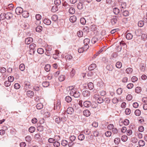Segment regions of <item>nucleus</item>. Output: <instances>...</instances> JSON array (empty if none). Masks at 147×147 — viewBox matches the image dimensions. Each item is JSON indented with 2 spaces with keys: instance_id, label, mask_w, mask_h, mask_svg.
I'll return each instance as SVG.
<instances>
[{
  "instance_id": "8",
  "label": "nucleus",
  "mask_w": 147,
  "mask_h": 147,
  "mask_svg": "<svg viewBox=\"0 0 147 147\" xmlns=\"http://www.w3.org/2000/svg\"><path fill=\"white\" fill-rule=\"evenodd\" d=\"M120 44L121 45V46H119L116 47L118 51H121L122 49V47H121V45H122L123 46L125 45H126L125 43L123 41H122L120 42Z\"/></svg>"
},
{
  "instance_id": "14",
  "label": "nucleus",
  "mask_w": 147,
  "mask_h": 147,
  "mask_svg": "<svg viewBox=\"0 0 147 147\" xmlns=\"http://www.w3.org/2000/svg\"><path fill=\"white\" fill-rule=\"evenodd\" d=\"M33 92L31 90H28L26 93L27 96L31 98L33 97L34 95Z\"/></svg>"
},
{
  "instance_id": "35",
  "label": "nucleus",
  "mask_w": 147,
  "mask_h": 147,
  "mask_svg": "<svg viewBox=\"0 0 147 147\" xmlns=\"http://www.w3.org/2000/svg\"><path fill=\"white\" fill-rule=\"evenodd\" d=\"M84 49V46L83 47L79 48L78 50V51L79 53H83L84 51H86Z\"/></svg>"
},
{
  "instance_id": "44",
  "label": "nucleus",
  "mask_w": 147,
  "mask_h": 147,
  "mask_svg": "<svg viewBox=\"0 0 147 147\" xmlns=\"http://www.w3.org/2000/svg\"><path fill=\"white\" fill-rule=\"evenodd\" d=\"M105 134L106 137H109L111 136L112 133L110 131H107L105 133Z\"/></svg>"
},
{
  "instance_id": "40",
  "label": "nucleus",
  "mask_w": 147,
  "mask_h": 147,
  "mask_svg": "<svg viewBox=\"0 0 147 147\" xmlns=\"http://www.w3.org/2000/svg\"><path fill=\"white\" fill-rule=\"evenodd\" d=\"M116 66L117 68H121L122 67V63L119 61L117 62L116 64Z\"/></svg>"
},
{
  "instance_id": "58",
  "label": "nucleus",
  "mask_w": 147,
  "mask_h": 147,
  "mask_svg": "<svg viewBox=\"0 0 147 147\" xmlns=\"http://www.w3.org/2000/svg\"><path fill=\"white\" fill-rule=\"evenodd\" d=\"M96 101L98 103L100 104L103 102V100L102 98L99 97L98 99L96 100Z\"/></svg>"
},
{
  "instance_id": "12",
  "label": "nucleus",
  "mask_w": 147,
  "mask_h": 147,
  "mask_svg": "<svg viewBox=\"0 0 147 147\" xmlns=\"http://www.w3.org/2000/svg\"><path fill=\"white\" fill-rule=\"evenodd\" d=\"M33 39L31 37H29L26 39L25 40V43L26 44L29 45L33 41Z\"/></svg>"
},
{
  "instance_id": "64",
  "label": "nucleus",
  "mask_w": 147,
  "mask_h": 147,
  "mask_svg": "<svg viewBox=\"0 0 147 147\" xmlns=\"http://www.w3.org/2000/svg\"><path fill=\"white\" fill-rule=\"evenodd\" d=\"M99 97L100 96L98 94H95L93 96V98L95 99L96 100L98 99Z\"/></svg>"
},
{
  "instance_id": "48",
  "label": "nucleus",
  "mask_w": 147,
  "mask_h": 147,
  "mask_svg": "<svg viewBox=\"0 0 147 147\" xmlns=\"http://www.w3.org/2000/svg\"><path fill=\"white\" fill-rule=\"evenodd\" d=\"M35 129L34 127H31L29 129V131L31 133H32L34 131Z\"/></svg>"
},
{
  "instance_id": "10",
  "label": "nucleus",
  "mask_w": 147,
  "mask_h": 147,
  "mask_svg": "<svg viewBox=\"0 0 147 147\" xmlns=\"http://www.w3.org/2000/svg\"><path fill=\"white\" fill-rule=\"evenodd\" d=\"M116 17V16H115V17H113L111 20V23L113 26L115 25L117 22V20Z\"/></svg>"
},
{
  "instance_id": "49",
  "label": "nucleus",
  "mask_w": 147,
  "mask_h": 147,
  "mask_svg": "<svg viewBox=\"0 0 147 147\" xmlns=\"http://www.w3.org/2000/svg\"><path fill=\"white\" fill-rule=\"evenodd\" d=\"M80 22L82 24L84 25L86 24V21L84 18H82L80 19Z\"/></svg>"
},
{
  "instance_id": "38",
  "label": "nucleus",
  "mask_w": 147,
  "mask_h": 147,
  "mask_svg": "<svg viewBox=\"0 0 147 147\" xmlns=\"http://www.w3.org/2000/svg\"><path fill=\"white\" fill-rule=\"evenodd\" d=\"M114 127V126L112 124H110L107 127V129L108 130H111Z\"/></svg>"
},
{
  "instance_id": "23",
  "label": "nucleus",
  "mask_w": 147,
  "mask_h": 147,
  "mask_svg": "<svg viewBox=\"0 0 147 147\" xmlns=\"http://www.w3.org/2000/svg\"><path fill=\"white\" fill-rule=\"evenodd\" d=\"M88 88L90 90H92L94 88L93 84L91 82H89L88 84Z\"/></svg>"
},
{
  "instance_id": "13",
  "label": "nucleus",
  "mask_w": 147,
  "mask_h": 147,
  "mask_svg": "<svg viewBox=\"0 0 147 147\" xmlns=\"http://www.w3.org/2000/svg\"><path fill=\"white\" fill-rule=\"evenodd\" d=\"M43 22L47 25H50L51 23V21L48 18L45 19L43 20Z\"/></svg>"
},
{
  "instance_id": "30",
  "label": "nucleus",
  "mask_w": 147,
  "mask_h": 147,
  "mask_svg": "<svg viewBox=\"0 0 147 147\" xmlns=\"http://www.w3.org/2000/svg\"><path fill=\"white\" fill-rule=\"evenodd\" d=\"M42 28L41 26H37L36 28V31L38 32H40L42 31Z\"/></svg>"
},
{
  "instance_id": "25",
  "label": "nucleus",
  "mask_w": 147,
  "mask_h": 147,
  "mask_svg": "<svg viewBox=\"0 0 147 147\" xmlns=\"http://www.w3.org/2000/svg\"><path fill=\"white\" fill-rule=\"evenodd\" d=\"M51 19L53 21L56 22L58 20V17L56 15H54L52 16Z\"/></svg>"
},
{
  "instance_id": "21",
  "label": "nucleus",
  "mask_w": 147,
  "mask_h": 147,
  "mask_svg": "<svg viewBox=\"0 0 147 147\" xmlns=\"http://www.w3.org/2000/svg\"><path fill=\"white\" fill-rule=\"evenodd\" d=\"M45 69L47 72L49 71L51 69V65L49 64H47L45 67Z\"/></svg>"
},
{
  "instance_id": "51",
  "label": "nucleus",
  "mask_w": 147,
  "mask_h": 147,
  "mask_svg": "<svg viewBox=\"0 0 147 147\" xmlns=\"http://www.w3.org/2000/svg\"><path fill=\"white\" fill-rule=\"evenodd\" d=\"M11 84V83L10 82H9V81H6L4 82V85L5 86L8 87Z\"/></svg>"
},
{
  "instance_id": "31",
  "label": "nucleus",
  "mask_w": 147,
  "mask_h": 147,
  "mask_svg": "<svg viewBox=\"0 0 147 147\" xmlns=\"http://www.w3.org/2000/svg\"><path fill=\"white\" fill-rule=\"evenodd\" d=\"M125 71L127 74H131L133 71V69L131 68H128L126 69Z\"/></svg>"
},
{
  "instance_id": "19",
  "label": "nucleus",
  "mask_w": 147,
  "mask_h": 147,
  "mask_svg": "<svg viewBox=\"0 0 147 147\" xmlns=\"http://www.w3.org/2000/svg\"><path fill=\"white\" fill-rule=\"evenodd\" d=\"M84 7V4L81 2L78 3L77 5V7L79 9H82Z\"/></svg>"
},
{
  "instance_id": "3",
  "label": "nucleus",
  "mask_w": 147,
  "mask_h": 147,
  "mask_svg": "<svg viewBox=\"0 0 147 147\" xmlns=\"http://www.w3.org/2000/svg\"><path fill=\"white\" fill-rule=\"evenodd\" d=\"M23 9L20 7H18L16 9L15 12L18 15L22 13L23 12Z\"/></svg>"
},
{
  "instance_id": "2",
  "label": "nucleus",
  "mask_w": 147,
  "mask_h": 147,
  "mask_svg": "<svg viewBox=\"0 0 147 147\" xmlns=\"http://www.w3.org/2000/svg\"><path fill=\"white\" fill-rule=\"evenodd\" d=\"M90 40L88 38H86L84 40V49L87 50L89 48L88 44L89 43Z\"/></svg>"
},
{
  "instance_id": "54",
  "label": "nucleus",
  "mask_w": 147,
  "mask_h": 147,
  "mask_svg": "<svg viewBox=\"0 0 147 147\" xmlns=\"http://www.w3.org/2000/svg\"><path fill=\"white\" fill-rule=\"evenodd\" d=\"M36 45L34 43L30 45L29 46L30 49L35 50V47H36Z\"/></svg>"
},
{
  "instance_id": "32",
  "label": "nucleus",
  "mask_w": 147,
  "mask_h": 147,
  "mask_svg": "<svg viewBox=\"0 0 147 147\" xmlns=\"http://www.w3.org/2000/svg\"><path fill=\"white\" fill-rule=\"evenodd\" d=\"M65 78V76L64 75H61L58 78V80L59 81L62 82L64 80Z\"/></svg>"
},
{
  "instance_id": "33",
  "label": "nucleus",
  "mask_w": 147,
  "mask_h": 147,
  "mask_svg": "<svg viewBox=\"0 0 147 147\" xmlns=\"http://www.w3.org/2000/svg\"><path fill=\"white\" fill-rule=\"evenodd\" d=\"M113 12L115 14L117 15L119 13V10L118 8L115 7L113 9Z\"/></svg>"
},
{
  "instance_id": "1",
  "label": "nucleus",
  "mask_w": 147,
  "mask_h": 147,
  "mask_svg": "<svg viewBox=\"0 0 147 147\" xmlns=\"http://www.w3.org/2000/svg\"><path fill=\"white\" fill-rule=\"evenodd\" d=\"M70 94L71 96L76 98L79 97L80 95V92L76 89L74 88L71 89Z\"/></svg>"
},
{
  "instance_id": "5",
  "label": "nucleus",
  "mask_w": 147,
  "mask_h": 147,
  "mask_svg": "<svg viewBox=\"0 0 147 147\" xmlns=\"http://www.w3.org/2000/svg\"><path fill=\"white\" fill-rule=\"evenodd\" d=\"M5 19L9 20L11 19L13 17V14L10 12H7L6 13H5Z\"/></svg>"
},
{
  "instance_id": "20",
  "label": "nucleus",
  "mask_w": 147,
  "mask_h": 147,
  "mask_svg": "<svg viewBox=\"0 0 147 147\" xmlns=\"http://www.w3.org/2000/svg\"><path fill=\"white\" fill-rule=\"evenodd\" d=\"M22 14L23 16L25 18H27L29 16L28 13L26 11H23Z\"/></svg>"
},
{
  "instance_id": "34",
  "label": "nucleus",
  "mask_w": 147,
  "mask_h": 147,
  "mask_svg": "<svg viewBox=\"0 0 147 147\" xmlns=\"http://www.w3.org/2000/svg\"><path fill=\"white\" fill-rule=\"evenodd\" d=\"M65 100L67 102H70L72 100L71 97L69 96H67L65 98Z\"/></svg>"
},
{
  "instance_id": "26",
  "label": "nucleus",
  "mask_w": 147,
  "mask_h": 147,
  "mask_svg": "<svg viewBox=\"0 0 147 147\" xmlns=\"http://www.w3.org/2000/svg\"><path fill=\"white\" fill-rule=\"evenodd\" d=\"M145 142L142 140H140L138 142V144L140 146H143L145 145Z\"/></svg>"
},
{
  "instance_id": "17",
  "label": "nucleus",
  "mask_w": 147,
  "mask_h": 147,
  "mask_svg": "<svg viewBox=\"0 0 147 147\" xmlns=\"http://www.w3.org/2000/svg\"><path fill=\"white\" fill-rule=\"evenodd\" d=\"M83 115L86 117H88L90 115V111L88 110H84L83 111Z\"/></svg>"
},
{
  "instance_id": "47",
  "label": "nucleus",
  "mask_w": 147,
  "mask_h": 147,
  "mask_svg": "<svg viewBox=\"0 0 147 147\" xmlns=\"http://www.w3.org/2000/svg\"><path fill=\"white\" fill-rule=\"evenodd\" d=\"M37 129L40 132L42 131L43 130L44 127L40 125L37 127Z\"/></svg>"
},
{
  "instance_id": "60",
  "label": "nucleus",
  "mask_w": 147,
  "mask_h": 147,
  "mask_svg": "<svg viewBox=\"0 0 147 147\" xmlns=\"http://www.w3.org/2000/svg\"><path fill=\"white\" fill-rule=\"evenodd\" d=\"M14 87L15 89H19L20 87V85L18 83H16L14 85Z\"/></svg>"
},
{
  "instance_id": "56",
  "label": "nucleus",
  "mask_w": 147,
  "mask_h": 147,
  "mask_svg": "<svg viewBox=\"0 0 147 147\" xmlns=\"http://www.w3.org/2000/svg\"><path fill=\"white\" fill-rule=\"evenodd\" d=\"M132 98V96L131 94H128L126 96V99L128 101L131 100Z\"/></svg>"
},
{
  "instance_id": "59",
  "label": "nucleus",
  "mask_w": 147,
  "mask_h": 147,
  "mask_svg": "<svg viewBox=\"0 0 147 147\" xmlns=\"http://www.w3.org/2000/svg\"><path fill=\"white\" fill-rule=\"evenodd\" d=\"M8 81L11 82H13L14 80V78L13 76H9L8 78Z\"/></svg>"
},
{
  "instance_id": "27",
  "label": "nucleus",
  "mask_w": 147,
  "mask_h": 147,
  "mask_svg": "<svg viewBox=\"0 0 147 147\" xmlns=\"http://www.w3.org/2000/svg\"><path fill=\"white\" fill-rule=\"evenodd\" d=\"M36 107L37 109H40L43 108V105L42 103H39L37 104Z\"/></svg>"
},
{
  "instance_id": "55",
  "label": "nucleus",
  "mask_w": 147,
  "mask_h": 147,
  "mask_svg": "<svg viewBox=\"0 0 147 147\" xmlns=\"http://www.w3.org/2000/svg\"><path fill=\"white\" fill-rule=\"evenodd\" d=\"M123 15L125 16H129V13L128 11L125 10L123 11Z\"/></svg>"
},
{
  "instance_id": "28",
  "label": "nucleus",
  "mask_w": 147,
  "mask_h": 147,
  "mask_svg": "<svg viewBox=\"0 0 147 147\" xmlns=\"http://www.w3.org/2000/svg\"><path fill=\"white\" fill-rule=\"evenodd\" d=\"M58 10V6L55 5L53 6L51 8V11L54 12H55Z\"/></svg>"
},
{
  "instance_id": "11",
  "label": "nucleus",
  "mask_w": 147,
  "mask_h": 147,
  "mask_svg": "<svg viewBox=\"0 0 147 147\" xmlns=\"http://www.w3.org/2000/svg\"><path fill=\"white\" fill-rule=\"evenodd\" d=\"M74 112V109L71 107L68 108L67 109V113L70 115L72 114Z\"/></svg>"
},
{
  "instance_id": "53",
  "label": "nucleus",
  "mask_w": 147,
  "mask_h": 147,
  "mask_svg": "<svg viewBox=\"0 0 147 147\" xmlns=\"http://www.w3.org/2000/svg\"><path fill=\"white\" fill-rule=\"evenodd\" d=\"M131 111L130 109L127 108L125 109V113L126 115H129L131 113Z\"/></svg>"
},
{
  "instance_id": "9",
  "label": "nucleus",
  "mask_w": 147,
  "mask_h": 147,
  "mask_svg": "<svg viewBox=\"0 0 147 147\" xmlns=\"http://www.w3.org/2000/svg\"><path fill=\"white\" fill-rule=\"evenodd\" d=\"M53 119L55 120L56 123L58 124L60 123L62 121L59 117H55L53 118Z\"/></svg>"
},
{
  "instance_id": "42",
  "label": "nucleus",
  "mask_w": 147,
  "mask_h": 147,
  "mask_svg": "<svg viewBox=\"0 0 147 147\" xmlns=\"http://www.w3.org/2000/svg\"><path fill=\"white\" fill-rule=\"evenodd\" d=\"M120 141V139L118 138H115L114 140V142L116 144H118Z\"/></svg>"
},
{
  "instance_id": "45",
  "label": "nucleus",
  "mask_w": 147,
  "mask_h": 147,
  "mask_svg": "<svg viewBox=\"0 0 147 147\" xmlns=\"http://www.w3.org/2000/svg\"><path fill=\"white\" fill-rule=\"evenodd\" d=\"M42 85L43 87H47L49 85V82H44L42 83Z\"/></svg>"
},
{
  "instance_id": "62",
  "label": "nucleus",
  "mask_w": 147,
  "mask_h": 147,
  "mask_svg": "<svg viewBox=\"0 0 147 147\" xmlns=\"http://www.w3.org/2000/svg\"><path fill=\"white\" fill-rule=\"evenodd\" d=\"M61 3L60 0H55L54 1L55 4L57 5H59Z\"/></svg>"
},
{
  "instance_id": "18",
  "label": "nucleus",
  "mask_w": 147,
  "mask_h": 147,
  "mask_svg": "<svg viewBox=\"0 0 147 147\" xmlns=\"http://www.w3.org/2000/svg\"><path fill=\"white\" fill-rule=\"evenodd\" d=\"M61 107V102L59 100H57V103L56 105V109L57 110H59Z\"/></svg>"
},
{
  "instance_id": "16",
  "label": "nucleus",
  "mask_w": 147,
  "mask_h": 147,
  "mask_svg": "<svg viewBox=\"0 0 147 147\" xmlns=\"http://www.w3.org/2000/svg\"><path fill=\"white\" fill-rule=\"evenodd\" d=\"M77 20L76 17L75 16H71L69 18L70 21L74 23Z\"/></svg>"
},
{
  "instance_id": "43",
  "label": "nucleus",
  "mask_w": 147,
  "mask_h": 147,
  "mask_svg": "<svg viewBox=\"0 0 147 147\" xmlns=\"http://www.w3.org/2000/svg\"><path fill=\"white\" fill-rule=\"evenodd\" d=\"M37 52L38 53L41 54L44 52L43 49L41 48H39L37 49Z\"/></svg>"
},
{
  "instance_id": "7",
  "label": "nucleus",
  "mask_w": 147,
  "mask_h": 147,
  "mask_svg": "<svg viewBox=\"0 0 147 147\" xmlns=\"http://www.w3.org/2000/svg\"><path fill=\"white\" fill-rule=\"evenodd\" d=\"M91 104L90 101L86 100L84 102L83 106L86 107H89L91 105Z\"/></svg>"
},
{
  "instance_id": "41",
  "label": "nucleus",
  "mask_w": 147,
  "mask_h": 147,
  "mask_svg": "<svg viewBox=\"0 0 147 147\" xmlns=\"http://www.w3.org/2000/svg\"><path fill=\"white\" fill-rule=\"evenodd\" d=\"M84 139V136L83 134H80L78 136V139L81 141H82Z\"/></svg>"
},
{
  "instance_id": "57",
  "label": "nucleus",
  "mask_w": 147,
  "mask_h": 147,
  "mask_svg": "<svg viewBox=\"0 0 147 147\" xmlns=\"http://www.w3.org/2000/svg\"><path fill=\"white\" fill-rule=\"evenodd\" d=\"M6 71V69L4 67H2L0 69V72L2 73H4Z\"/></svg>"
},
{
  "instance_id": "61",
  "label": "nucleus",
  "mask_w": 147,
  "mask_h": 147,
  "mask_svg": "<svg viewBox=\"0 0 147 147\" xmlns=\"http://www.w3.org/2000/svg\"><path fill=\"white\" fill-rule=\"evenodd\" d=\"M5 13H1L0 15V18L2 20H4L5 19Z\"/></svg>"
},
{
  "instance_id": "6",
  "label": "nucleus",
  "mask_w": 147,
  "mask_h": 147,
  "mask_svg": "<svg viewBox=\"0 0 147 147\" xmlns=\"http://www.w3.org/2000/svg\"><path fill=\"white\" fill-rule=\"evenodd\" d=\"M65 114L66 111H64L62 113L60 117H60V118L61 119L62 121H66L67 120V118L65 116Z\"/></svg>"
},
{
  "instance_id": "36",
  "label": "nucleus",
  "mask_w": 147,
  "mask_h": 147,
  "mask_svg": "<svg viewBox=\"0 0 147 147\" xmlns=\"http://www.w3.org/2000/svg\"><path fill=\"white\" fill-rule=\"evenodd\" d=\"M20 69L23 71H24L25 69V66L24 64L22 63L19 66Z\"/></svg>"
},
{
  "instance_id": "50",
  "label": "nucleus",
  "mask_w": 147,
  "mask_h": 147,
  "mask_svg": "<svg viewBox=\"0 0 147 147\" xmlns=\"http://www.w3.org/2000/svg\"><path fill=\"white\" fill-rule=\"evenodd\" d=\"M53 146L55 147H58L60 146V144L58 141H55L53 143Z\"/></svg>"
},
{
  "instance_id": "29",
  "label": "nucleus",
  "mask_w": 147,
  "mask_h": 147,
  "mask_svg": "<svg viewBox=\"0 0 147 147\" xmlns=\"http://www.w3.org/2000/svg\"><path fill=\"white\" fill-rule=\"evenodd\" d=\"M7 8L9 9V10L11 11L13 10V5L12 4H11L8 5L7 6Z\"/></svg>"
},
{
  "instance_id": "46",
  "label": "nucleus",
  "mask_w": 147,
  "mask_h": 147,
  "mask_svg": "<svg viewBox=\"0 0 147 147\" xmlns=\"http://www.w3.org/2000/svg\"><path fill=\"white\" fill-rule=\"evenodd\" d=\"M135 115L137 116H139L141 114V111L139 109L136 110L135 112Z\"/></svg>"
},
{
  "instance_id": "63",
  "label": "nucleus",
  "mask_w": 147,
  "mask_h": 147,
  "mask_svg": "<svg viewBox=\"0 0 147 147\" xmlns=\"http://www.w3.org/2000/svg\"><path fill=\"white\" fill-rule=\"evenodd\" d=\"M25 140L26 141L28 142H30L31 140V138L30 136H27L25 137Z\"/></svg>"
},
{
  "instance_id": "15",
  "label": "nucleus",
  "mask_w": 147,
  "mask_h": 147,
  "mask_svg": "<svg viewBox=\"0 0 147 147\" xmlns=\"http://www.w3.org/2000/svg\"><path fill=\"white\" fill-rule=\"evenodd\" d=\"M96 67V65L95 63L91 64L88 67V69L90 71H92L95 69Z\"/></svg>"
},
{
  "instance_id": "37",
  "label": "nucleus",
  "mask_w": 147,
  "mask_h": 147,
  "mask_svg": "<svg viewBox=\"0 0 147 147\" xmlns=\"http://www.w3.org/2000/svg\"><path fill=\"white\" fill-rule=\"evenodd\" d=\"M142 89L140 87H136L135 89L136 92L139 93H140Z\"/></svg>"
},
{
  "instance_id": "52",
  "label": "nucleus",
  "mask_w": 147,
  "mask_h": 147,
  "mask_svg": "<svg viewBox=\"0 0 147 147\" xmlns=\"http://www.w3.org/2000/svg\"><path fill=\"white\" fill-rule=\"evenodd\" d=\"M138 26L140 27H142L144 25V22L142 21H139L138 23Z\"/></svg>"
},
{
  "instance_id": "4",
  "label": "nucleus",
  "mask_w": 147,
  "mask_h": 147,
  "mask_svg": "<svg viewBox=\"0 0 147 147\" xmlns=\"http://www.w3.org/2000/svg\"><path fill=\"white\" fill-rule=\"evenodd\" d=\"M82 94L84 97H88L90 95V92L88 90H85L83 91Z\"/></svg>"
},
{
  "instance_id": "39",
  "label": "nucleus",
  "mask_w": 147,
  "mask_h": 147,
  "mask_svg": "<svg viewBox=\"0 0 147 147\" xmlns=\"http://www.w3.org/2000/svg\"><path fill=\"white\" fill-rule=\"evenodd\" d=\"M117 93L118 94L120 95L121 94L122 91H123V89H122L121 88H119L117 90Z\"/></svg>"
},
{
  "instance_id": "24",
  "label": "nucleus",
  "mask_w": 147,
  "mask_h": 147,
  "mask_svg": "<svg viewBox=\"0 0 147 147\" xmlns=\"http://www.w3.org/2000/svg\"><path fill=\"white\" fill-rule=\"evenodd\" d=\"M133 37V35L130 33H128L126 35V38L128 40L131 39Z\"/></svg>"
},
{
  "instance_id": "22",
  "label": "nucleus",
  "mask_w": 147,
  "mask_h": 147,
  "mask_svg": "<svg viewBox=\"0 0 147 147\" xmlns=\"http://www.w3.org/2000/svg\"><path fill=\"white\" fill-rule=\"evenodd\" d=\"M69 12L70 14H73L75 13V10L74 8L71 7L69 8Z\"/></svg>"
}]
</instances>
